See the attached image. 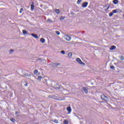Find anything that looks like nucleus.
Returning <instances> with one entry per match:
<instances>
[{
  "mask_svg": "<svg viewBox=\"0 0 124 124\" xmlns=\"http://www.w3.org/2000/svg\"><path fill=\"white\" fill-rule=\"evenodd\" d=\"M76 61L78 63H79V64H80L81 65H86V64L82 62V60H81V59L79 58H77Z\"/></svg>",
  "mask_w": 124,
  "mask_h": 124,
  "instance_id": "obj_1",
  "label": "nucleus"
},
{
  "mask_svg": "<svg viewBox=\"0 0 124 124\" xmlns=\"http://www.w3.org/2000/svg\"><path fill=\"white\" fill-rule=\"evenodd\" d=\"M101 98L102 99H103V100H105V101H108L109 100L108 97L105 96V95H102L101 96Z\"/></svg>",
  "mask_w": 124,
  "mask_h": 124,
  "instance_id": "obj_2",
  "label": "nucleus"
},
{
  "mask_svg": "<svg viewBox=\"0 0 124 124\" xmlns=\"http://www.w3.org/2000/svg\"><path fill=\"white\" fill-rule=\"evenodd\" d=\"M64 38L67 40V41H70L71 40V37L69 36V35H65L64 36Z\"/></svg>",
  "mask_w": 124,
  "mask_h": 124,
  "instance_id": "obj_3",
  "label": "nucleus"
},
{
  "mask_svg": "<svg viewBox=\"0 0 124 124\" xmlns=\"http://www.w3.org/2000/svg\"><path fill=\"white\" fill-rule=\"evenodd\" d=\"M81 91H82V92H84V93H88V88H86V87H83V88H82Z\"/></svg>",
  "mask_w": 124,
  "mask_h": 124,
  "instance_id": "obj_4",
  "label": "nucleus"
},
{
  "mask_svg": "<svg viewBox=\"0 0 124 124\" xmlns=\"http://www.w3.org/2000/svg\"><path fill=\"white\" fill-rule=\"evenodd\" d=\"M113 13H118V12H122V10L119 8L116 9L112 11Z\"/></svg>",
  "mask_w": 124,
  "mask_h": 124,
  "instance_id": "obj_5",
  "label": "nucleus"
},
{
  "mask_svg": "<svg viewBox=\"0 0 124 124\" xmlns=\"http://www.w3.org/2000/svg\"><path fill=\"white\" fill-rule=\"evenodd\" d=\"M88 2H85L82 4V7L85 8V7H87L88 6Z\"/></svg>",
  "mask_w": 124,
  "mask_h": 124,
  "instance_id": "obj_6",
  "label": "nucleus"
},
{
  "mask_svg": "<svg viewBox=\"0 0 124 124\" xmlns=\"http://www.w3.org/2000/svg\"><path fill=\"white\" fill-rule=\"evenodd\" d=\"M116 48H117V47L115 46H110V47L109 48V49L111 51H113V50H115V49H116Z\"/></svg>",
  "mask_w": 124,
  "mask_h": 124,
  "instance_id": "obj_7",
  "label": "nucleus"
},
{
  "mask_svg": "<svg viewBox=\"0 0 124 124\" xmlns=\"http://www.w3.org/2000/svg\"><path fill=\"white\" fill-rule=\"evenodd\" d=\"M72 52H69L68 53V58H69V59H72Z\"/></svg>",
  "mask_w": 124,
  "mask_h": 124,
  "instance_id": "obj_8",
  "label": "nucleus"
},
{
  "mask_svg": "<svg viewBox=\"0 0 124 124\" xmlns=\"http://www.w3.org/2000/svg\"><path fill=\"white\" fill-rule=\"evenodd\" d=\"M44 78H42V77L41 76H38V78H37V80L39 82H40V81H41V80H43Z\"/></svg>",
  "mask_w": 124,
  "mask_h": 124,
  "instance_id": "obj_9",
  "label": "nucleus"
},
{
  "mask_svg": "<svg viewBox=\"0 0 124 124\" xmlns=\"http://www.w3.org/2000/svg\"><path fill=\"white\" fill-rule=\"evenodd\" d=\"M34 74H35V75H39L40 74V73L39 72H38V70H35L34 71Z\"/></svg>",
  "mask_w": 124,
  "mask_h": 124,
  "instance_id": "obj_10",
  "label": "nucleus"
},
{
  "mask_svg": "<svg viewBox=\"0 0 124 124\" xmlns=\"http://www.w3.org/2000/svg\"><path fill=\"white\" fill-rule=\"evenodd\" d=\"M31 35V36H33V37H34V38H38V35L32 33Z\"/></svg>",
  "mask_w": 124,
  "mask_h": 124,
  "instance_id": "obj_11",
  "label": "nucleus"
},
{
  "mask_svg": "<svg viewBox=\"0 0 124 124\" xmlns=\"http://www.w3.org/2000/svg\"><path fill=\"white\" fill-rule=\"evenodd\" d=\"M74 118L75 119H78V120H80V117H79V116L78 115H76L75 113L74 115Z\"/></svg>",
  "mask_w": 124,
  "mask_h": 124,
  "instance_id": "obj_12",
  "label": "nucleus"
},
{
  "mask_svg": "<svg viewBox=\"0 0 124 124\" xmlns=\"http://www.w3.org/2000/svg\"><path fill=\"white\" fill-rule=\"evenodd\" d=\"M22 32L23 34H26V35L28 34V31H27V30H23Z\"/></svg>",
  "mask_w": 124,
  "mask_h": 124,
  "instance_id": "obj_13",
  "label": "nucleus"
},
{
  "mask_svg": "<svg viewBox=\"0 0 124 124\" xmlns=\"http://www.w3.org/2000/svg\"><path fill=\"white\" fill-rule=\"evenodd\" d=\"M22 84L25 87H28V82H27V81H23V82H22Z\"/></svg>",
  "mask_w": 124,
  "mask_h": 124,
  "instance_id": "obj_14",
  "label": "nucleus"
},
{
  "mask_svg": "<svg viewBox=\"0 0 124 124\" xmlns=\"http://www.w3.org/2000/svg\"><path fill=\"white\" fill-rule=\"evenodd\" d=\"M119 3V0H113V3L114 4H117V3Z\"/></svg>",
  "mask_w": 124,
  "mask_h": 124,
  "instance_id": "obj_15",
  "label": "nucleus"
},
{
  "mask_svg": "<svg viewBox=\"0 0 124 124\" xmlns=\"http://www.w3.org/2000/svg\"><path fill=\"white\" fill-rule=\"evenodd\" d=\"M33 9H34V5L32 3L31 5V11H33Z\"/></svg>",
  "mask_w": 124,
  "mask_h": 124,
  "instance_id": "obj_16",
  "label": "nucleus"
},
{
  "mask_svg": "<svg viewBox=\"0 0 124 124\" xmlns=\"http://www.w3.org/2000/svg\"><path fill=\"white\" fill-rule=\"evenodd\" d=\"M60 63H52V65L53 66H58V65H60Z\"/></svg>",
  "mask_w": 124,
  "mask_h": 124,
  "instance_id": "obj_17",
  "label": "nucleus"
},
{
  "mask_svg": "<svg viewBox=\"0 0 124 124\" xmlns=\"http://www.w3.org/2000/svg\"><path fill=\"white\" fill-rule=\"evenodd\" d=\"M53 98H54V99H57V100H64L65 99L64 98H55L53 97Z\"/></svg>",
  "mask_w": 124,
  "mask_h": 124,
  "instance_id": "obj_18",
  "label": "nucleus"
},
{
  "mask_svg": "<svg viewBox=\"0 0 124 124\" xmlns=\"http://www.w3.org/2000/svg\"><path fill=\"white\" fill-rule=\"evenodd\" d=\"M46 22L47 23H53V20H52L51 19L48 18L46 20Z\"/></svg>",
  "mask_w": 124,
  "mask_h": 124,
  "instance_id": "obj_19",
  "label": "nucleus"
},
{
  "mask_svg": "<svg viewBox=\"0 0 124 124\" xmlns=\"http://www.w3.org/2000/svg\"><path fill=\"white\" fill-rule=\"evenodd\" d=\"M40 42L41 43H45V39L44 38H41Z\"/></svg>",
  "mask_w": 124,
  "mask_h": 124,
  "instance_id": "obj_20",
  "label": "nucleus"
},
{
  "mask_svg": "<svg viewBox=\"0 0 124 124\" xmlns=\"http://www.w3.org/2000/svg\"><path fill=\"white\" fill-rule=\"evenodd\" d=\"M54 11L57 14H60V10L59 9H55Z\"/></svg>",
  "mask_w": 124,
  "mask_h": 124,
  "instance_id": "obj_21",
  "label": "nucleus"
},
{
  "mask_svg": "<svg viewBox=\"0 0 124 124\" xmlns=\"http://www.w3.org/2000/svg\"><path fill=\"white\" fill-rule=\"evenodd\" d=\"M66 109L68 112H71V108L70 107H68Z\"/></svg>",
  "mask_w": 124,
  "mask_h": 124,
  "instance_id": "obj_22",
  "label": "nucleus"
},
{
  "mask_svg": "<svg viewBox=\"0 0 124 124\" xmlns=\"http://www.w3.org/2000/svg\"><path fill=\"white\" fill-rule=\"evenodd\" d=\"M114 14V13H113V12H112L111 13H110L109 14V17H112V16H113V15Z\"/></svg>",
  "mask_w": 124,
  "mask_h": 124,
  "instance_id": "obj_23",
  "label": "nucleus"
},
{
  "mask_svg": "<svg viewBox=\"0 0 124 124\" xmlns=\"http://www.w3.org/2000/svg\"><path fill=\"white\" fill-rule=\"evenodd\" d=\"M55 33H56V34H57V35H60V34H61V33H60V31H56Z\"/></svg>",
  "mask_w": 124,
  "mask_h": 124,
  "instance_id": "obj_24",
  "label": "nucleus"
},
{
  "mask_svg": "<svg viewBox=\"0 0 124 124\" xmlns=\"http://www.w3.org/2000/svg\"><path fill=\"white\" fill-rule=\"evenodd\" d=\"M82 1V0H78L77 1V4H80L81 3V2Z\"/></svg>",
  "mask_w": 124,
  "mask_h": 124,
  "instance_id": "obj_25",
  "label": "nucleus"
},
{
  "mask_svg": "<svg viewBox=\"0 0 124 124\" xmlns=\"http://www.w3.org/2000/svg\"><path fill=\"white\" fill-rule=\"evenodd\" d=\"M10 121H11V122H12L13 123H15L16 121L15 119L12 118L10 119Z\"/></svg>",
  "mask_w": 124,
  "mask_h": 124,
  "instance_id": "obj_26",
  "label": "nucleus"
},
{
  "mask_svg": "<svg viewBox=\"0 0 124 124\" xmlns=\"http://www.w3.org/2000/svg\"><path fill=\"white\" fill-rule=\"evenodd\" d=\"M64 124H69L68 121L67 120H64Z\"/></svg>",
  "mask_w": 124,
  "mask_h": 124,
  "instance_id": "obj_27",
  "label": "nucleus"
},
{
  "mask_svg": "<svg viewBox=\"0 0 124 124\" xmlns=\"http://www.w3.org/2000/svg\"><path fill=\"white\" fill-rule=\"evenodd\" d=\"M64 19H65V17H63V16L60 17V20H64Z\"/></svg>",
  "mask_w": 124,
  "mask_h": 124,
  "instance_id": "obj_28",
  "label": "nucleus"
},
{
  "mask_svg": "<svg viewBox=\"0 0 124 124\" xmlns=\"http://www.w3.org/2000/svg\"><path fill=\"white\" fill-rule=\"evenodd\" d=\"M53 122L55 123V124H58V123H59V121H58L57 120H55L53 121Z\"/></svg>",
  "mask_w": 124,
  "mask_h": 124,
  "instance_id": "obj_29",
  "label": "nucleus"
},
{
  "mask_svg": "<svg viewBox=\"0 0 124 124\" xmlns=\"http://www.w3.org/2000/svg\"><path fill=\"white\" fill-rule=\"evenodd\" d=\"M61 53L62 54V55H64V54H65V52H64V51L62 50L61 51Z\"/></svg>",
  "mask_w": 124,
  "mask_h": 124,
  "instance_id": "obj_30",
  "label": "nucleus"
},
{
  "mask_svg": "<svg viewBox=\"0 0 124 124\" xmlns=\"http://www.w3.org/2000/svg\"><path fill=\"white\" fill-rule=\"evenodd\" d=\"M23 8L20 9L19 13H23Z\"/></svg>",
  "mask_w": 124,
  "mask_h": 124,
  "instance_id": "obj_31",
  "label": "nucleus"
},
{
  "mask_svg": "<svg viewBox=\"0 0 124 124\" xmlns=\"http://www.w3.org/2000/svg\"><path fill=\"white\" fill-rule=\"evenodd\" d=\"M14 51L13 50H10L9 53H10V54H12V53H13Z\"/></svg>",
  "mask_w": 124,
  "mask_h": 124,
  "instance_id": "obj_32",
  "label": "nucleus"
},
{
  "mask_svg": "<svg viewBox=\"0 0 124 124\" xmlns=\"http://www.w3.org/2000/svg\"><path fill=\"white\" fill-rule=\"evenodd\" d=\"M110 68H111V69H115V66H111L110 67Z\"/></svg>",
  "mask_w": 124,
  "mask_h": 124,
  "instance_id": "obj_33",
  "label": "nucleus"
},
{
  "mask_svg": "<svg viewBox=\"0 0 124 124\" xmlns=\"http://www.w3.org/2000/svg\"><path fill=\"white\" fill-rule=\"evenodd\" d=\"M25 76H27L28 77H31V75H30V74H26Z\"/></svg>",
  "mask_w": 124,
  "mask_h": 124,
  "instance_id": "obj_34",
  "label": "nucleus"
},
{
  "mask_svg": "<svg viewBox=\"0 0 124 124\" xmlns=\"http://www.w3.org/2000/svg\"><path fill=\"white\" fill-rule=\"evenodd\" d=\"M121 60H122V61H124V58H123V57L121 58Z\"/></svg>",
  "mask_w": 124,
  "mask_h": 124,
  "instance_id": "obj_35",
  "label": "nucleus"
},
{
  "mask_svg": "<svg viewBox=\"0 0 124 124\" xmlns=\"http://www.w3.org/2000/svg\"><path fill=\"white\" fill-rule=\"evenodd\" d=\"M108 9H109V7H108Z\"/></svg>",
  "mask_w": 124,
  "mask_h": 124,
  "instance_id": "obj_36",
  "label": "nucleus"
}]
</instances>
